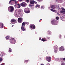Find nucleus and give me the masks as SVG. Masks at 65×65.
<instances>
[{
  "label": "nucleus",
  "mask_w": 65,
  "mask_h": 65,
  "mask_svg": "<svg viewBox=\"0 0 65 65\" xmlns=\"http://www.w3.org/2000/svg\"><path fill=\"white\" fill-rule=\"evenodd\" d=\"M6 39L7 40V39H9L10 38V43L13 44H15L16 43V40H15L14 38H10V37L9 36H7L6 37Z\"/></svg>",
  "instance_id": "1"
},
{
  "label": "nucleus",
  "mask_w": 65,
  "mask_h": 65,
  "mask_svg": "<svg viewBox=\"0 0 65 65\" xmlns=\"http://www.w3.org/2000/svg\"><path fill=\"white\" fill-rule=\"evenodd\" d=\"M8 9L9 12H13L14 11V9L13 7L10 6L8 8Z\"/></svg>",
  "instance_id": "2"
},
{
  "label": "nucleus",
  "mask_w": 65,
  "mask_h": 65,
  "mask_svg": "<svg viewBox=\"0 0 65 65\" xmlns=\"http://www.w3.org/2000/svg\"><path fill=\"white\" fill-rule=\"evenodd\" d=\"M9 4H17V1L15 0H11L10 1L9 3Z\"/></svg>",
  "instance_id": "3"
},
{
  "label": "nucleus",
  "mask_w": 65,
  "mask_h": 65,
  "mask_svg": "<svg viewBox=\"0 0 65 65\" xmlns=\"http://www.w3.org/2000/svg\"><path fill=\"white\" fill-rule=\"evenodd\" d=\"M57 23H58V21L55 20H53L51 21V23L53 25H57Z\"/></svg>",
  "instance_id": "4"
},
{
  "label": "nucleus",
  "mask_w": 65,
  "mask_h": 65,
  "mask_svg": "<svg viewBox=\"0 0 65 65\" xmlns=\"http://www.w3.org/2000/svg\"><path fill=\"white\" fill-rule=\"evenodd\" d=\"M24 11L25 13H30V11L29 10V9L28 8L24 9Z\"/></svg>",
  "instance_id": "5"
},
{
  "label": "nucleus",
  "mask_w": 65,
  "mask_h": 65,
  "mask_svg": "<svg viewBox=\"0 0 65 65\" xmlns=\"http://www.w3.org/2000/svg\"><path fill=\"white\" fill-rule=\"evenodd\" d=\"M54 52L55 53H57V51L58 50V47L56 45H54Z\"/></svg>",
  "instance_id": "6"
},
{
  "label": "nucleus",
  "mask_w": 65,
  "mask_h": 65,
  "mask_svg": "<svg viewBox=\"0 0 65 65\" xmlns=\"http://www.w3.org/2000/svg\"><path fill=\"white\" fill-rule=\"evenodd\" d=\"M20 5L22 7H26L27 6V4L25 2H22L20 4Z\"/></svg>",
  "instance_id": "7"
},
{
  "label": "nucleus",
  "mask_w": 65,
  "mask_h": 65,
  "mask_svg": "<svg viewBox=\"0 0 65 65\" xmlns=\"http://www.w3.org/2000/svg\"><path fill=\"white\" fill-rule=\"evenodd\" d=\"M23 18H19L18 19V21L19 23H21L22 22Z\"/></svg>",
  "instance_id": "8"
},
{
  "label": "nucleus",
  "mask_w": 65,
  "mask_h": 65,
  "mask_svg": "<svg viewBox=\"0 0 65 65\" xmlns=\"http://www.w3.org/2000/svg\"><path fill=\"white\" fill-rule=\"evenodd\" d=\"M17 20L15 19H13L11 20V23H12V24H15L16 23H17Z\"/></svg>",
  "instance_id": "9"
},
{
  "label": "nucleus",
  "mask_w": 65,
  "mask_h": 65,
  "mask_svg": "<svg viewBox=\"0 0 65 65\" xmlns=\"http://www.w3.org/2000/svg\"><path fill=\"white\" fill-rule=\"evenodd\" d=\"M64 47L63 46H61L59 49L60 51H64Z\"/></svg>",
  "instance_id": "10"
},
{
  "label": "nucleus",
  "mask_w": 65,
  "mask_h": 65,
  "mask_svg": "<svg viewBox=\"0 0 65 65\" xmlns=\"http://www.w3.org/2000/svg\"><path fill=\"white\" fill-rule=\"evenodd\" d=\"M55 6L54 5H51L48 8L49 9H50V8H52V9H55Z\"/></svg>",
  "instance_id": "11"
},
{
  "label": "nucleus",
  "mask_w": 65,
  "mask_h": 65,
  "mask_svg": "<svg viewBox=\"0 0 65 65\" xmlns=\"http://www.w3.org/2000/svg\"><path fill=\"white\" fill-rule=\"evenodd\" d=\"M51 58L49 56L47 57H46L47 60L48 62H50L51 61Z\"/></svg>",
  "instance_id": "12"
},
{
  "label": "nucleus",
  "mask_w": 65,
  "mask_h": 65,
  "mask_svg": "<svg viewBox=\"0 0 65 65\" xmlns=\"http://www.w3.org/2000/svg\"><path fill=\"white\" fill-rule=\"evenodd\" d=\"M17 6V8H20L21 7V6L19 4H17V5H15V6Z\"/></svg>",
  "instance_id": "13"
},
{
  "label": "nucleus",
  "mask_w": 65,
  "mask_h": 65,
  "mask_svg": "<svg viewBox=\"0 0 65 65\" xmlns=\"http://www.w3.org/2000/svg\"><path fill=\"white\" fill-rule=\"evenodd\" d=\"M30 27L31 29H35V26L34 25L30 26Z\"/></svg>",
  "instance_id": "14"
},
{
  "label": "nucleus",
  "mask_w": 65,
  "mask_h": 65,
  "mask_svg": "<svg viewBox=\"0 0 65 65\" xmlns=\"http://www.w3.org/2000/svg\"><path fill=\"white\" fill-rule=\"evenodd\" d=\"M3 27V24L2 23H0V28L2 29Z\"/></svg>",
  "instance_id": "15"
},
{
  "label": "nucleus",
  "mask_w": 65,
  "mask_h": 65,
  "mask_svg": "<svg viewBox=\"0 0 65 65\" xmlns=\"http://www.w3.org/2000/svg\"><path fill=\"white\" fill-rule=\"evenodd\" d=\"M35 3V1H30V3L31 4H33Z\"/></svg>",
  "instance_id": "16"
},
{
  "label": "nucleus",
  "mask_w": 65,
  "mask_h": 65,
  "mask_svg": "<svg viewBox=\"0 0 65 65\" xmlns=\"http://www.w3.org/2000/svg\"><path fill=\"white\" fill-rule=\"evenodd\" d=\"M41 40L44 42V41H46V39L45 38H44L42 39Z\"/></svg>",
  "instance_id": "17"
},
{
  "label": "nucleus",
  "mask_w": 65,
  "mask_h": 65,
  "mask_svg": "<svg viewBox=\"0 0 65 65\" xmlns=\"http://www.w3.org/2000/svg\"><path fill=\"white\" fill-rule=\"evenodd\" d=\"M36 8H40V6L39 5H36Z\"/></svg>",
  "instance_id": "18"
},
{
  "label": "nucleus",
  "mask_w": 65,
  "mask_h": 65,
  "mask_svg": "<svg viewBox=\"0 0 65 65\" xmlns=\"http://www.w3.org/2000/svg\"><path fill=\"white\" fill-rule=\"evenodd\" d=\"M21 29L22 31H24L25 29V28H24V27L23 26H22L21 27Z\"/></svg>",
  "instance_id": "19"
},
{
  "label": "nucleus",
  "mask_w": 65,
  "mask_h": 65,
  "mask_svg": "<svg viewBox=\"0 0 65 65\" xmlns=\"http://www.w3.org/2000/svg\"><path fill=\"white\" fill-rule=\"evenodd\" d=\"M18 12L19 14V15H20V12H21V10L20 9H18Z\"/></svg>",
  "instance_id": "20"
},
{
  "label": "nucleus",
  "mask_w": 65,
  "mask_h": 65,
  "mask_svg": "<svg viewBox=\"0 0 65 65\" xmlns=\"http://www.w3.org/2000/svg\"><path fill=\"white\" fill-rule=\"evenodd\" d=\"M57 59L58 60V61H62V59H59V58H57Z\"/></svg>",
  "instance_id": "21"
},
{
  "label": "nucleus",
  "mask_w": 65,
  "mask_h": 65,
  "mask_svg": "<svg viewBox=\"0 0 65 65\" xmlns=\"http://www.w3.org/2000/svg\"><path fill=\"white\" fill-rule=\"evenodd\" d=\"M56 1L57 2L60 3L62 1V0H56Z\"/></svg>",
  "instance_id": "22"
},
{
  "label": "nucleus",
  "mask_w": 65,
  "mask_h": 65,
  "mask_svg": "<svg viewBox=\"0 0 65 65\" xmlns=\"http://www.w3.org/2000/svg\"><path fill=\"white\" fill-rule=\"evenodd\" d=\"M50 10L52 11H53V12H55L56 11V10H53L52 9H50Z\"/></svg>",
  "instance_id": "23"
},
{
  "label": "nucleus",
  "mask_w": 65,
  "mask_h": 65,
  "mask_svg": "<svg viewBox=\"0 0 65 65\" xmlns=\"http://www.w3.org/2000/svg\"><path fill=\"white\" fill-rule=\"evenodd\" d=\"M11 52H12V49L10 48H9V53H10Z\"/></svg>",
  "instance_id": "24"
},
{
  "label": "nucleus",
  "mask_w": 65,
  "mask_h": 65,
  "mask_svg": "<svg viewBox=\"0 0 65 65\" xmlns=\"http://www.w3.org/2000/svg\"><path fill=\"white\" fill-rule=\"evenodd\" d=\"M22 26H25V23L23 22L22 24Z\"/></svg>",
  "instance_id": "25"
},
{
  "label": "nucleus",
  "mask_w": 65,
  "mask_h": 65,
  "mask_svg": "<svg viewBox=\"0 0 65 65\" xmlns=\"http://www.w3.org/2000/svg\"><path fill=\"white\" fill-rule=\"evenodd\" d=\"M56 20H58L59 19V17H56Z\"/></svg>",
  "instance_id": "26"
},
{
  "label": "nucleus",
  "mask_w": 65,
  "mask_h": 65,
  "mask_svg": "<svg viewBox=\"0 0 65 65\" xmlns=\"http://www.w3.org/2000/svg\"><path fill=\"white\" fill-rule=\"evenodd\" d=\"M2 58L1 57H0V62L2 61Z\"/></svg>",
  "instance_id": "27"
},
{
  "label": "nucleus",
  "mask_w": 65,
  "mask_h": 65,
  "mask_svg": "<svg viewBox=\"0 0 65 65\" xmlns=\"http://www.w3.org/2000/svg\"><path fill=\"white\" fill-rule=\"evenodd\" d=\"M61 65H65V63L64 62H61Z\"/></svg>",
  "instance_id": "28"
},
{
  "label": "nucleus",
  "mask_w": 65,
  "mask_h": 65,
  "mask_svg": "<svg viewBox=\"0 0 65 65\" xmlns=\"http://www.w3.org/2000/svg\"><path fill=\"white\" fill-rule=\"evenodd\" d=\"M26 24H27V25H28V24H29V23L28 22H25Z\"/></svg>",
  "instance_id": "29"
},
{
  "label": "nucleus",
  "mask_w": 65,
  "mask_h": 65,
  "mask_svg": "<svg viewBox=\"0 0 65 65\" xmlns=\"http://www.w3.org/2000/svg\"><path fill=\"white\" fill-rule=\"evenodd\" d=\"M29 6H30V7H32V6H34V5H29Z\"/></svg>",
  "instance_id": "30"
},
{
  "label": "nucleus",
  "mask_w": 65,
  "mask_h": 65,
  "mask_svg": "<svg viewBox=\"0 0 65 65\" xmlns=\"http://www.w3.org/2000/svg\"><path fill=\"white\" fill-rule=\"evenodd\" d=\"M63 11H60V12H61V13H63Z\"/></svg>",
  "instance_id": "31"
},
{
  "label": "nucleus",
  "mask_w": 65,
  "mask_h": 65,
  "mask_svg": "<svg viewBox=\"0 0 65 65\" xmlns=\"http://www.w3.org/2000/svg\"><path fill=\"white\" fill-rule=\"evenodd\" d=\"M44 7L43 6H41V8H42V9H44Z\"/></svg>",
  "instance_id": "32"
},
{
  "label": "nucleus",
  "mask_w": 65,
  "mask_h": 65,
  "mask_svg": "<svg viewBox=\"0 0 65 65\" xmlns=\"http://www.w3.org/2000/svg\"><path fill=\"white\" fill-rule=\"evenodd\" d=\"M26 0V2H27V3H28V2H30V0Z\"/></svg>",
  "instance_id": "33"
},
{
  "label": "nucleus",
  "mask_w": 65,
  "mask_h": 65,
  "mask_svg": "<svg viewBox=\"0 0 65 65\" xmlns=\"http://www.w3.org/2000/svg\"><path fill=\"white\" fill-rule=\"evenodd\" d=\"M28 61H29L28 60H25V62H28Z\"/></svg>",
  "instance_id": "34"
},
{
  "label": "nucleus",
  "mask_w": 65,
  "mask_h": 65,
  "mask_svg": "<svg viewBox=\"0 0 65 65\" xmlns=\"http://www.w3.org/2000/svg\"><path fill=\"white\" fill-rule=\"evenodd\" d=\"M14 15L15 16V17H17L18 16H17V14H15Z\"/></svg>",
  "instance_id": "35"
},
{
  "label": "nucleus",
  "mask_w": 65,
  "mask_h": 65,
  "mask_svg": "<svg viewBox=\"0 0 65 65\" xmlns=\"http://www.w3.org/2000/svg\"><path fill=\"white\" fill-rule=\"evenodd\" d=\"M24 0H18V1H22Z\"/></svg>",
  "instance_id": "36"
},
{
  "label": "nucleus",
  "mask_w": 65,
  "mask_h": 65,
  "mask_svg": "<svg viewBox=\"0 0 65 65\" xmlns=\"http://www.w3.org/2000/svg\"><path fill=\"white\" fill-rule=\"evenodd\" d=\"M48 33L49 34L51 33V31H48Z\"/></svg>",
  "instance_id": "37"
},
{
  "label": "nucleus",
  "mask_w": 65,
  "mask_h": 65,
  "mask_svg": "<svg viewBox=\"0 0 65 65\" xmlns=\"http://www.w3.org/2000/svg\"><path fill=\"white\" fill-rule=\"evenodd\" d=\"M0 56H1V57H2V56H3V55H0Z\"/></svg>",
  "instance_id": "38"
},
{
  "label": "nucleus",
  "mask_w": 65,
  "mask_h": 65,
  "mask_svg": "<svg viewBox=\"0 0 65 65\" xmlns=\"http://www.w3.org/2000/svg\"><path fill=\"white\" fill-rule=\"evenodd\" d=\"M63 61H65V58H63Z\"/></svg>",
  "instance_id": "39"
},
{
  "label": "nucleus",
  "mask_w": 65,
  "mask_h": 65,
  "mask_svg": "<svg viewBox=\"0 0 65 65\" xmlns=\"http://www.w3.org/2000/svg\"><path fill=\"white\" fill-rule=\"evenodd\" d=\"M63 14H65V11H63Z\"/></svg>",
  "instance_id": "40"
},
{
  "label": "nucleus",
  "mask_w": 65,
  "mask_h": 65,
  "mask_svg": "<svg viewBox=\"0 0 65 65\" xmlns=\"http://www.w3.org/2000/svg\"><path fill=\"white\" fill-rule=\"evenodd\" d=\"M62 10H65V9H62Z\"/></svg>",
  "instance_id": "41"
},
{
  "label": "nucleus",
  "mask_w": 65,
  "mask_h": 65,
  "mask_svg": "<svg viewBox=\"0 0 65 65\" xmlns=\"http://www.w3.org/2000/svg\"><path fill=\"white\" fill-rule=\"evenodd\" d=\"M41 39V38L40 37V38H39V40H40Z\"/></svg>",
  "instance_id": "42"
},
{
  "label": "nucleus",
  "mask_w": 65,
  "mask_h": 65,
  "mask_svg": "<svg viewBox=\"0 0 65 65\" xmlns=\"http://www.w3.org/2000/svg\"><path fill=\"white\" fill-rule=\"evenodd\" d=\"M47 65H50V64H49V63H48V64H47Z\"/></svg>",
  "instance_id": "43"
},
{
  "label": "nucleus",
  "mask_w": 65,
  "mask_h": 65,
  "mask_svg": "<svg viewBox=\"0 0 65 65\" xmlns=\"http://www.w3.org/2000/svg\"><path fill=\"white\" fill-rule=\"evenodd\" d=\"M37 3V2H35V4H36Z\"/></svg>",
  "instance_id": "44"
},
{
  "label": "nucleus",
  "mask_w": 65,
  "mask_h": 65,
  "mask_svg": "<svg viewBox=\"0 0 65 65\" xmlns=\"http://www.w3.org/2000/svg\"><path fill=\"white\" fill-rule=\"evenodd\" d=\"M39 1H41V0H38Z\"/></svg>",
  "instance_id": "45"
},
{
  "label": "nucleus",
  "mask_w": 65,
  "mask_h": 65,
  "mask_svg": "<svg viewBox=\"0 0 65 65\" xmlns=\"http://www.w3.org/2000/svg\"><path fill=\"white\" fill-rule=\"evenodd\" d=\"M1 65H4V64H1Z\"/></svg>",
  "instance_id": "46"
},
{
  "label": "nucleus",
  "mask_w": 65,
  "mask_h": 65,
  "mask_svg": "<svg viewBox=\"0 0 65 65\" xmlns=\"http://www.w3.org/2000/svg\"><path fill=\"white\" fill-rule=\"evenodd\" d=\"M40 65H44V64H41Z\"/></svg>",
  "instance_id": "47"
},
{
  "label": "nucleus",
  "mask_w": 65,
  "mask_h": 65,
  "mask_svg": "<svg viewBox=\"0 0 65 65\" xmlns=\"http://www.w3.org/2000/svg\"><path fill=\"white\" fill-rule=\"evenodd\" d=\"M58 7H59V6H58Z\"/></svg>",
  "instance_id": "48"
},
{
  "label": "nucleus",
  "mask_w": 65,
  "mask_h": 65,
  "mask_svg": "<svg viewBox=\"0 0 65 65\" xmlns=\"http://www.w3.org/2000/svg\"><path fill=\"white\" fill-rule=\"evenodd\" d=\"M12 27H13V26H12Z\"/></svg>",
  "instance_id": "49"
},
{
  "label": "nucleus",
  "mask_w": 65,
  "mask_h": 65,
  "mask_svg": "<svg viewBox=\"0 0 65 65\" xmlns=\"http://www.w3.org/2000/svg\"><path fill=\"white\" fill-rule=\"evenodd\" d=\"M60 36H61V35H59Z\"/></svg>",
  "instance_id": "50"
},
{
  "label": "nucleus",
  "mask_w": 65,
  "mask_h": 65,
  "mask_svg": "<svg viewBox=\"0 0 65 65\" xmlns=\"http://www.w3.org/2000/svg\"><path fill=\"white\" fill-rule=\"evenodd\" d=\"M64 37H65V36H64Z\"/></svg>",
  "instance_id": "51"
},
{
  "label": "nucleus",
  "mask_w": 65,
  "mask_h": 65,
  "mask_svg": "<svg viewBox=\"0 0 65 65\" xmlns=\"http://www.w3.org/2000/svg\"><path fill=\"white\" fill-rule=\"evenodd\" d=\"M31 9H32V8H31Z\"/></svg>",
  "instance_id": "52"
}]
</instances>
